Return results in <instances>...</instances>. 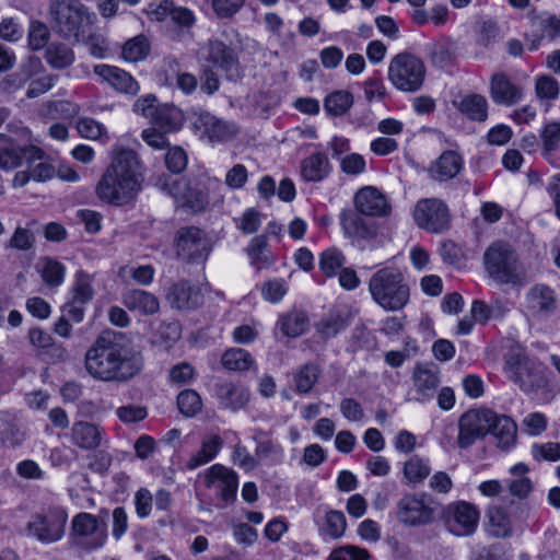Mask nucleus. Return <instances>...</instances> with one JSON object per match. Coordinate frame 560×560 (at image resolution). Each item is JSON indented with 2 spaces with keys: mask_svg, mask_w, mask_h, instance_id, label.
Segmentation results:
<instances>
[{
  "mask_svg": "<svg viewBox=\"0 0 560 560\" xmlns=\"http://www.w3.org/2000/svg\"><path fill=\"white\" fill-rule=\"evenodd\" d=\"M322 370L315 363L302 365L294 374V387L299 394H308L320 376Z\"/></svg>",
  "mask_w": 560,
  "mask_h": 560,
  "instance_id": "obj_46",
  "label": "nucleus"
},
{
  "mask_svg": "<svg viewBox=\"0 0 560 560\" xmlns=\"http://www.w3.org/2000/svg\"><path fill=\"white\" fill-rule=\"evenodd\" d=\"M483 266L489 277L498 283L523 285L526 282L518 256L508 242H493L483 253Z\"/></svg>",
  "mask_w": 560,
  "mask_h": 560,
  "instance_id": "obj_5",
  "label": "nucleus"
},
{
  "mask_svg": "<svg viewBox=\"0 0 560 560\" xmlns=\"http://www.w3.org/2000/svg\"><path fill=\"white\" fill-rule=\"evenodd\" d=\"M413 218L419 228L432 233H441L450 224V213L446 205L435 198L418 201L413 211Z\"/></svg>",
  "mask_w": 560,
  "mask_h": 560,
  "instance_id": "obj_16",
  "label": "nucleus"
},
{
  "mask_svg": "<svg viewBox=\"0 0 560 560\" xmlns=\"http://www.w3.org/2000/svg\"><path fill=\"white\" fill-rule=\"evenodd\" d=\"M223 439L217 433L202 436L199 450L185 463L188 470H194L213 460L223 447Z\"/></svg>",
  "mask_w": 560,
  "mask_h": 560,
  "instance_id": "obj_30",
  "label": "nucleus"
},
{
  "mask_svg": "<svg viewBox=\"0 0 560 560\" xmlns=\"http://www.w3.org/2000/svg\"><path fill=\"white\" fill-rule=\"evenodd\" d=\"M370 552L355 545H343L331 550L327 560H369Z\"/></svg>",
  "mask_w": 560,
  "mask_h": 560,
  "instance_id": "obj_55",
  "label": "nucleus"
},
{
  "mask_svg": "<svg viewBox=\"0 0 560 560\" xmlns=\"http://www.w3.org/2000/svg\"><path fill=\"white\" fill-rule=\"evenodd\" d=\"M166 299L172 307L179 311L196 310L203 303L201 289L187 280L173 283L168 288Z\"/></svg>",
  "mask_w": 560,
  "mask_h": 560,
  "instance_id": "obj_21",
  "label": "nucleus"
},
{
  "mask_svg": "<svg viewBox=\"0 0 560 560\" xmlns=\"http://www.w3.org/2000/svg\"><path fill=\"white\" fill-rule=\"evenodd\" d=\"M503 371L508 380L527 395L546 388L549 383L544 365L522 350L506 353Z\"/></svg>",
  "mask_w": 560,
  "mask_h": 560,
  "instance_id": "obj_6",
  "label": "nucleus"
},
{
  "mask_svg": "<svg viewBox=\"0 0 560 560\" xmlns=\"http://www.w3.org/2000/svg\"><path fill=\"white\" fill-rule=\"evenodd\" d=\"M526 312L536 318L551 316L557 310V294L547 284L537 283L525 294Z\"/></svg>",
  "mask_w": 560,
  "mask_h": 560,
  "instance_id": "obj_19",
  "label": "nucleus"
},
{
  "mask_svg": "<svg viewBox=\"0 0 560 560\" xmlns=\"http://www.w3.org/2000/svg\"><path fill=\"white\" fill-rule=\"evenodd\" d=\"M247 254L253 265L257 268H261L268 260L267 240L264 235H258L252 238Z\"/></svg>",
  "mask_w": 560,
  "mask_h": 560,
  "instance_id": "obj_58",
  "label": "nucleus"
},
{
  "mask_svg": "<svg viewBox=\"0 0 560 560\" xmlns=\"http://www.w3.org/2000/svg\"><path fill=\"white\" fill-rule=\"evenodd\" d=\"M34 234L28 229L18 226L13 235L9 240L7 247L16 250L27 252L34 247Z\"/></svg>",
  "mask_w": 560,
  "mask_h": 560,
  "instance_id": "obj_59",
  "label": "nucleus"
},
{
  "mask_svg": "<svg viewBox=\"0 0 560 560\" xmlns=\"http://www.w3.org/2000/svg\"><path fill=\"white\" fill-rule=\"evenodd\" d=\"M346 262V257L337 247L325 249L319 257V268L327 277H334Z\"/></svg>",
  "mask_w": 560,
  "mask_h": 560,
  "instance_id": "obj_52",
  "label": "nucleus"
},
{
  "mask_svg": "<svg viewBox=\"0 0 560 560\" xmlns=\"http://www.w3.org/2000/svg\"><path fill=\"white\" fill-rule=\"evenodd\" d=\"M347 325L345 316L340 312L335 311L323 316L315 324V330L322 339L328 340L345 330Z\"/></svg>",
  "mask_w": 560,
  "mask_h": 560,
  "instance_id": "obj_42",
  "label": "nucleus"
},
{
  "mask_svg": "<svg viewBox=\"0 0 560 560\" xmlns=\"http://www.w3.org/2000/svg\"><path fill=\"white\" fill-rule=\"evenodd\" d=\"M310 328L308 314L299 308L290 310L279 315L275 331L287 338H298Z\"/></svg>",
  "mask_w": 560,
  "mask_h": 560,
  "instance_id": "obj_29",
  "label": "nucleus"
},
{
  "mask_svg": "<svg viewBox=\"0 0 560 560\" xmlns=\"http://www.w3.org/2000/svg\"><path fill=\"white\" fill-rule=\"evenodd\" d=\"M88 373L107 383H127L143 369V357L121 336H98L84 357Z\"/></svg>",
  "mask_w": 560,
  "mask_h": 560,
  "instance_id": "obj_1",
  "label": "nucleus"
},
{
  "mask_svg": "<svg viewBox=\"0 0 560 560\" xmlns=\"http://www.w3.org/2000/svg\"><path fill=\"white\" fill-rule=\"evenodd\" d=\"M431 472L430 462L419 455L411 456L404 464V477L409 483H421Z\"/></svg>",
  "mask_w": 560,
  "mask_h": 560,
  "instance_id": "obj_45",
  "label": "nucleus"
},
{
  "mask_svg": "<svg viewBox=\"0 0 560 560\" xmlns=\"http://www.w3.org/2000/svg\"><path fill=\"white\" fill-rule=\"evenodd\" d=\"M427 69L418 56L404 51L389 61L388 80L398 91L405 93L418 92L424 82Z\"/></svg>",
  "mask_w": 560,
  "mask_h": 560,
  "instance_id": "obj_9",
  "label": "nucleus"
},
{
  "mask_svg": "<svg viewBox=\"0 0 560 560\" xmlns=\"http://www.w3.org/2000/svg\"><path fill=\"white\" fill-rule=\"evenodd\" d=\"M191 127L196 135L211 143L231 141L238 132L235 124L222 120L208 112L195 114Z\"/></svg>",
  "mask_w": 560,
  "mask_h": 560,
  "instance_id": "obj_14",
  "label": "nucleus"
},
{
  "mask_svg": "<svg viewBox=\"0 0 560 560\" xmlns=\"http://www.w3.org/2000/svg\"><path fill=\"white\" fill-rule=\"evenodd\" d=\"M177 407L182 415L190 418L201 411L202 401L196 390L185 389L177 396Z\"/></svg>",
  "mask_w": 560,
  "mask_h": 560,
  "instance_id": "obj_54",
  "label": "nucleus"
},
{
  "mask_svg": "<svg viewBox=\"0 0 560 560\" xmlns=\"http://www.w3.org/2000/svg\"><path fill=\"white\" fill-rule=\"evenodd\" d=\"M0 436L4 445L15 447L24 440V433L20 427L12 421H2L0 423Z\"/></svg>",
  "mask_w": 560,
  "mask_h": 560,
  "instance_id": "obj_60",
  "label": "nucleus"
},
{
  "mask_svg": "<svg viewBox=\"0 0 560 560\" xmlns=\"http://www.w3.org/2000/svg\"><path fill=\"white\" fill-rule=\"evenodd\" d=\"M488 533L497 538H506L512 535V524L503 508L492 506L488 511Z\"/></svg>",
  "mask_w": 560,
  "mask_h": 560,
  "instance_id": "obj_44",
  "label": "nucleus"
},
{
  "mask_svg": "<svg viewBox=\"0 0 560 560\" xmlns=\"http://www.w3.org/2000/svg\"><path fill=\"white\" fill-rule=\"evenodd\" d=\"M24 158L27 160L33 180L47 182L56 176L57 170L52 159L40 148L35 145L24 147Z\"/></svg>",
  "mask_w": 560,
  "mask_h": 560,
  "instance_id": "obj_25",
  "label": "nucleus"
},
{
  "mask_svg": "<svg viewBox=\"0 0 560 560\" xmlns=\"http://www.w3.org/2000/svg\"><path fill=\"white\" fill-rule=\"evenodd\" d=\"M463 168V159L454 151H445L430 168L431 177L444 182L454 178Z\"/></svg>",
  "mask_w": 560,
  "mask_h": 560,
  "instance_id": "obj_34",
  "label": "nucleus"
},
{
  "mask_svg": "<svg viewBox=\"0 0 560 560\" xmlns=\"http://www.w3.org/2000/svg\"><path fill=\"white\" fill-rule=\"evenodd\" d=\"M255 441L257 443L255 456L258 460V464L260 462L269 465H277L282 463L284 455L283 448L279 443L267 438L257 436H255Z\"/></svg>",
  "mask_w": 560,
  "mask_h": 560,
  "instance_id": "obj_43",
  "label": "nucleus"
},
{
  "mask_svg": "<svg viewBox=\"0 0 560 560\" xmlns=\"http://www.w3.org/2000/svg\"><path fill=\"white\" fill-rule=\"evenodd\" d=\"M208 62L221 70L230 81H236L242 77V68L233 47L219 39H210L206 47Z\"/></svg>",
  "mask_w": 560,
  "mask_h": 560,
  "instance_id": "obj_17",
  "label": "nucleus"
},
{
  "mask_svg": "<svg viewBox=\"0 0 560 560\" xmlns=\"http://www.w3.org/2000/svg\"><path fill=\"white\" fill-rule=\"evenodd\" d=\"M458 109L468 119L474 121H486L488 118V102L480 94H470L462 98Z\"/></svg>",
  "mask_w": 560,
  "mask_h": 560,
  "instance_id": "obj_40",
  "label": "nucleus"
},
{
  "mask_svg": "<svg viewBox=\"0 0 560 560\" xmlns=\"http://www.w3.org/2000/svg\"><path fill=\"white\" fill-rule=\"evenodd\" d=\"M68 513L60 505H50L34 513L25 525V533L43 545L60 541L66 535Z\"/></svg>",
  "mask_w": 560,
  "mask_h": 560,
  "instance_id": "obj_8",
  "label": "nucleus"
},
{
  "mask_svg": "<svg viewBox=\"0 0 560 560\" xmlns=\"http://www.w3.org/2000/svg\"><path fill=\"white\" fill-rule=\"evenodd\" d=\"M23 158L24 148H21L11 138L0 135V168H15L21 164Z\"/></svg>",
  "mask_w": 560,
  "mask_h": 560,
  "instance_id": "obj_41",
  "label": "nucleus"
},
{
  "mask_svg": "<svg viewBox=\"0 0 560 560\" xmlns=\"http://www.w3.org/2000/svg\"><path fill=\"white\" fill-rule=\"evenodd\" d=\"M107 538V525L100 516L81 512L72 517L68 538L71 549L91 553L103 548Z\"/></svg>",
  "mask_w": 560,
  "mask_h": 560,
  "instance_id": "obj_7",
  "label": "nucleus"
},
{
  "mask_svg": "<svg viewBox=\"0 0 560 560\" xmlns=\"http://www.w3.org/2000/svg\"><path fill=\"white\" fill-rule=\"evenodd\" d=\"M353 104V96L348 91H335L327 95L324 101V108L328 115L341 116L346 114Z\"/></svg>",
  "mask_w": 560,
  "mask_h": 560,
  "instance_id": "obj_48",
  "label": "nucleus"
},
{
  "mask_svg": "<svg viewBox=\"0 0 560 560\" xmlns=\"http://www.w3.org/2000/svg\"><path fill=\"white\" fill-rule=\"evenodd\" d=\"M510 472L515 477L509 482L510 492L515 497L525 498L533 489L532 480L525 476L528 467L518 463L511 467Z\"/></svg>",
  "mask_w": 560,
  "mask_h": 560,
  "instance_id": "obj_49",
  "label": "nucleus"
},
{
  "mask_svg": "<svg viewBox=\"0 0 560 560\" xmlns=\"http://www.w3.org/2000/svg\"><path fill=\"white\" fill-rule=\"evenodd\" d=\"M46 62L56 70L69 68L75 59L73 49L61 42L50 43L45 50Z\"/></svg>",
  "mask_w": 560,
  "mask_h": 560,
  "instance_id": "obj_38",
  "label": "nucleus"
},
{
  "mask_svg": "<svg viewBox=\"0 0 560 560\" xmlns=\"http://www.w3.org/2000/svg\"><path fill=\"white\" fill-rule=\"evenodd\" d=\"M104 430L95 423L78 421L71 429L72 442L83 450H95L101 445Z\"/></svg>",
  "mask_w": 560,
  "mask_h": 560,
  "instance_id": "obj_33",
  "label": "nucleus"
},
{
  "mask_svg": "<svg viewBox=\"0 0 560 560\" xmlns=\"http://www.w3.org/2000/svg\"><path fill=\"white\" fill-rule=\"evenodd\" d=\"M184 120V114L178 107L173 104H163L160 105L151 122L161 131L171 133L178 131Z\"/></svg>",
  "mask_w": 560,
  "mask_h": 560,
  "instance_id": "obj_36",
  "label": "nucleus"
},
{
  "mask_svg": "<svg viewBox=\"0 0 560 560\" xmlns=\"http://www.w3.org/2000/svg\"><path fill=\"white\" fill-rule=\"evenodd\" d=\"M150 51V45L147 37L139 35L128 42L122 47V57L130 62H137L144 59Z\"/></svg>",
  "mask_w": 560,
  "mask_h": 560,
  "instance_id": "obj_53",
  "label": "nucleus"
},
{
  "mask_svg": "<svg viewBox=\"0 0 560 560\" xmlns=\"http://www.w3.org/2000/svg\"><path fill=\"white\" fill-rule=\"evenodd\" d=\"M532 456L536 462H557L560 459V443H535L532 446Z\"/></svg>",
  "mask_w": 560,
  "mask_h": 560,
  "instance_id": "obj_57",
  "label": "nucleus"
},
{
  "mask_svg": "<svg viewBox=\"0 0 560 560\" xmlns=\"http://www.w3.org/2000/svg\"><path fill=\"white\" fill-rule=\"evenodd\" d=\"M187 154L180 147L170 148L165 154L166 167L174 174L182 173L187 166Z\"/></svg>",
  "mask_w": 560,
  "mask_h": 560,
  "instance_id": "obj_62",
  "label": "nucleus"
},
{
  "mask_svg": "<svg viewBox=\"0 0 560 560\" xmlns=\"http://www.w3.org/2000/svg\"><path fill=\"white\" fill-rule=\"evenodd\" d=\"M211 252L206 233L197 226L180 228L176 236L177 256L187 262H203Z\"/></svg>",
  "mask_w": 560,
  "mask_h": 560,
  "instance_id": "obj_12",
  "label": "nucleus"
},
{
  "mask_svg": "<svg viewBox=\"0 0 560 560\" xmlns=\"http://www.w3.org/2000/svg\"><path fill=\"white\" fill-rule=\"evenodd\" d=\"M124 305L132 312H138L141 315L149 316L159 312V299L151 292L131 289L122 294Z\"/></svg>",
  "mask_w": 560,
  "mask_h": 560,
  "instance_id": "obj_32",
  "label": "nucleus"
},
{
  "mask_svg": "<svg viewBox=\"0 0 560 560\" xmlns=\"http://www.w3.org/2000/svg\"><path fill=\"white\" fill-rule=\"evenodd\" d=\"M341 171L351 176L362 174L366 168L364 158L359 153H350L340 159Z\"/></svg>",
  "mask_w": 560,
  "mask_h": 560,
  "instance_id": "obj_64",
  "label": "nucleus"
},
{
  "mask_svg": "<svg viewBox=\"0 0 560 560\" xmlns=\"http://www.w3.org/2000/svg\"><path fill=\"white\" fill-rule=\"evenodd\" d=\"M313 518L322 536L339 539L345 535L347 520L341 511L318 508L314 511Z\"/></svg>",
  "mask_w": 560,
  "mask_h": 560,
  "instance_id": "obj_27",
  "label": "nucleus"
},
{
  "mask_svg": "<svg viewBox=\"0 0 560 560\" xmlns=\"http://www.w3.org/2000/svg\"><path fill=\"white\" fill-rule=\"evenodd\" d=\"M96 15L80 1L50 0L48 21L51 30L60 37L77 43L84 40L86 28Z\"/></svg>",
  "mask_w": 560,
  "mask_h": 560,
  "instance_id": "obj_3",
  "label": "nucleus"
},
{
  "mask_svg": "<svg viewBox=\"0 0 560 560\" xmlns=\"http://www.w3.org/2000/svg\"><path fill=\"white\" fill-rule=\"evenodd\" d=\"M368 287L372 300L387 312L400 311L409 302V287L398 268L378 269L371 276Z\"/></svg>",
  "mask_w": 560,
  "mask_h": 560,
  "instance_id": "obj_4",
  "label": "nucleus"
},
{
  "mask_svg": "<svg viewBox=\"0 0 560 560\" xmlns=\"http://www.w3.org/2000/svg\"><path fill=\"white\" fill-rule=\"evenodd\" d=\"M94 296L92 287V278L86 272L80 270L75 273V278L70 290V300L74 303L86 305Z\"/></svg>",
  "mask_w": 560,
  "mask_h": 560,
  "instance_id": "obj_47",
  "label": "nucleus"
},
{
  "mask_svg": "<svg viewBox=\"0 0 560 560\" xmlns=\"http://www.w3.org/2000/svg\"><path fill=\"white\" fill-rule=\"evenodd\" d=\"M49 31L42 22H32L28 31V45L33 50L44 48L49 39Z\"/></svg>",
  "mask_w": 560,
  "mask_h": 560,
  "instance_id": "obj_61",
  "label": "nucleus"
},
{
  "mask_svg": "<svg viewBox=\"0 0 560 560\" xmlns=\"http://www.w3.org/2000/svg\"><path fill=\"white\" fill-rule=\"evenodd\" d=\"M365 215L357 209H345L339 219L346 237L352 242L371 241L377 235V225L374 221L364 218Z\"/></svg>",
  "mask_w": 560,
  "mask_h": 560,
  "instance_id": "obj_18",
  "label": "nucleus"
},
{
  "mask_svg": "<svg viewBox=\"0 0 560 560\" xmlns=\"http://www.w3.org/2000/svg\"><path fill=\"white\" fill-rule=\"evenodd\" d=\"M533 25L540 38L551 42L560 37V16L541 13L534 19Z\"/></svg>",
  "mask_w": 560,
  "mask_h": 560,
  "instance_id": "obj_50",
  "label": "nucleus"
},
{
  "mask_svg": "<svg viewBox=\"0 0 560 560\" xmlns=\"http://www.w3.org/2000/svg\"><path fill=\"white\" fill-rule=\"evenodd\" d=\"M491 433L497 440L501 448H509L516 439V424L508 416L494 412V418L489 422Z\"/></svg>",
  "mask_w": 560,
  "mask_h": 560,
  "instance_id": "obj_37",
  "label": "nucleus"
},
{
  "mask_svg": "<svg viewBox=\"0 0 560 560\" xmlns=\"http://www.w3.org/2000/svg\"><path fill=\"white\" fill-rule=\"evenodd\" d=\"M203 483L218 500L217 505L225 508L234 502L238 488L237 474L221 464H214L207 469Z\"/></svg>",
  "mask_w": 560,
  "mask_h": 560,
  "instance_id": "obj_11",
  "label": "nucleus"
},
{
  "mask_svg": "<svg viewBox=\"0 0 560 560\" xmlns=\"http://www.w3.org/2000/svg\"><path fill=\"white\" fill-rule=\"evenodd\" d=\"M332 172V165L324 152H315L301 163V176L305 182L318 183Z\"/></svg>",
  "mask_w": 560,
  "mask_h": 560,
  "instance_id": "obj_31",
  "label": "nucleus"
},
{
  "mask_svg": "<svg viewBox=\"0 0 560 560\" xmlns=\"http://www.w3.org/2000/svg\"><path fill=\"white\" fill-rule=\"evenodd\" d=\"M142 182L141 163L137 153L131 149L117 148L95 187V192L105 203L124 206L136 198Z\"/></svg>",
  "mask_w": 560,
  "mask_h": 560,
  "instance_id": "obj_2",
  "label": "nucleus"
},
{
  "mask_svg": "<svg viewBox=\"0 0 560 560\" xmlns=\"http://www.w3.org/2000/svg\"><path fill=\"white\" fill-rule=\"evenodd\" d=\"M493 418L494 411L490 409H471L463 413L458 420V446L468 448L477 440L483 439L489 433V422Z\"/></svg>",
  "mask_w": 560,
  "mask_h": 560,
  "instance_id": "obj_13",
  "label": "nucleus"
},
{
  "mask_svg": "<svg viewBox=\"0 0 560 560\" xmlns=\"http://www.w3.org/2000/svg\"><path fill=\"white\" fill-rule=\"evenodd\" d=\"M540 139L546 154L557 151L560 148V122L546 124L541 130Z\"/></svg>",
  "mask_w": 560,
  "mask_h": 560,
  "instance_id": "obj_56",
  "label": "nucleus"
},
{
  "mask_svg": "<svg viewBox=\"0 0 560 560\" xmlns=\"http://www.w3.org/2000/svg\"><path fill=\"white\" fill-rule=\"evenodd\" d=\"M222 365L231 371H246L254 363L248 351L242 348L226 350L221 359Z\"/></svg>",
  "mask_w": 560,
  "mask_h": 560,
  "instance_id": "obj_51",
  "label": "nucleus"
},
{
  "mask_svg": "<svg viewBox=\"0 0 560 560\" xmlns=\"http://www.w3.org/2000/svg\"><path fill=\"white\" fill-rule=\"evenodd\" d=\"M444 516L448 530L456 536L464 537L475 533L480 513L472 503L457 501L445 508Z\"/></svg>",
  "mask_w": 560,
  "mask_h": 560,
  "instance_id": "obj_15",
  "label": "nucleus"
},
{
  "mask_svg": "<svg viewBox=\"0 0 560 560\" xmlns=\"http://www.w3.org/2000/svg\"><path fill=\"white\" fill-rule=\"evenodd\" d=\"M164 189L194 211H201L209 203L208 190L205 186H190L184 179H175L165 184Z\"/></svg>",
  "mask_w": 560,
  "mask_h": 560,
  "instance_id": "obj_20",
  "label": "nucleus"
},
{
  "mask_svg": "<svg viewBox=\"0 0 560 560\" xmlns=\"http://www.w3.org/2000/svg\"><path fill=\"white\" fill-rule=\"evenodd\" d=\"M354 207L365 217H384L392 209L385 195L372 186L363 187L355 194Z\"/></svg>",
  "mask_w": 560,
  "mask_h": 560,
  "instance_id": "obj_22",
  "label": "nucleus"
},
{
  "mask_svg": "<svg viewBox=\"0 0 560 560\" xmlns=\"http://www.w3.org/2000/svg\"><path fill=\"white\" fill-rule=\"evenodd\" d=\"M215 397L222 408L237 411L248 404L250 394L244 385L229 382L215 385Z\"/></svg>",
  "mask_w": 560,
  "mask_h": 560,
  "instance_id": "obj_28",
  "label": "nucleus"
},
{
  "mask_svg": "<svg viewBox=\"0 0 560 560\" xmlns=\"http://www.w3.org/2000/svg\"><path fill=\"white\" fill-rule=\"evenodd\" d=\"M455 43L448 38H439L427 45V54L433 67L445 69L455 61Z\"/></svg>",
  "mask_w": 560,
  "mask_h": 560,
  "instance_id": "obj_35",
  "label": "nucleus"
},
{
  "mask_svg": "<svg viewBox=\"0 0 560 560\" xmlns=\"http://www.w3.org/2000/svg\"><path fill=\"white\" fill-rule=\"evenodd\" d=\"M412 381L417 393V397L415 399L422 404L434 397L440 385L438 370L422 364H417L415 366Z\"/></svg>",
  "mask_w": 560,
  "mask_h": 560,
  "instance_id": "obj_26",
  "label": "nucleus"
},
{
  "mask_svg": "<svg viewBox=\"0 0 560 560\" xmlns=\"http://www.w3.org/2000/svg\"><path fill=\"white\" fill-rule=\"evenodd\" d=\"M395 515L406 526L429 525L435 518L433 498L425 492L406 493L397 501Z\"/></svg>",
  "mask_w": 560,
  "mask_h": 560,
  "instance_id": "obj_10",
  "label": "nucleus"
},
{
  "mask_svg": "<svg viewBox=\"0 0 560 560\" xmlns=\"http://www.w3.org/2000/svg\"><path fill=\"white\" fill-rule=\"evenodd\" d=\"M94 73L117 92L135 95L139 92L138 82L125 70L109 65H96Z\"/></svg>",
  "mask_w": 560,
  "mask_h": 560,
  "instance_id": "obj_24",
  "label": "nucleus"
},
{
  "mask_svg": "<svg viewBox=\"0 0 560 560\" xmlns=\"http://www.w3.org/2000/svg\"><path fill=\"white\" fill-rule=\"evenodd\" d=\"M37 269L49 288H58L65 281L66 267L57 259L43 257L37 264Z\"/></svg>",
  "mask_w": 560,
  "mask_h": 560,
  "instance_id": "obj_39",
  "label": "nucleus"
},
{
  "mask_svg": "<svg viewBox=\"0 0 560 560\" xmlns=\"http://www.w3.org/2000/svg\"><path fill=\"white\" fill-rule=\"evenodd\" d=\"M490 97L495 104L513 106L523 98V88L504 72H498L490 80Z\"/></svg>",
  "mask_w": 560,
  "mask_h": 560,
  "instance_id": "obj_23",
  "label": "nucleus"
},
{
  "mask_svg": "<svg viewBox=\"0 0 560 560\" xmlns=\"http://www.w3.org/2000/svg\"><path fill=\"white\" fill-rule=\"evenodd\" d=\"M168 377L174 385H186L194 380L195 369L187 362H180L170 370Z\"/></svg>",
  "mask_w": 560,
  "mask_h": 560,
  "instance_id": "obj_63",
  "label": "nucleus"
}]
</instances>
